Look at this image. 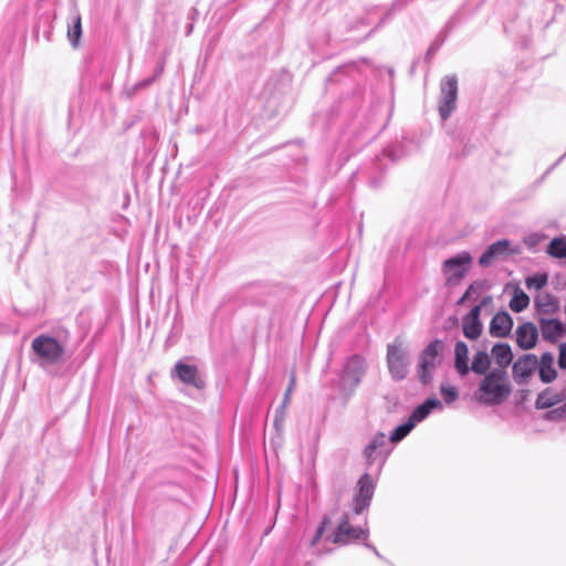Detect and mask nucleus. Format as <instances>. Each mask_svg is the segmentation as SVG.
Wrapping results in <instances>:
<instances>
[{
	"instance_id": "1",
	"label": "nucleus",
	"mask_w": 566,
	"mask_h": 566,
	"mask_svg": "<svg viewBox=\"0 0 566 566\" xmlns=\"http://www.w3.org/2000/svg\"><path fill=\"white\" fill-rule=\"evenodd\" d=\"M64 356L65 345L49 333H41L31 342L29 359L44 370L63 363Z\"/></svg>"
},
{
	"instance_id": "2",
	"label": "nucleus",
	"mask_w": 566,
	"mask_h": 566,
	"mask_svg": "<svg viewBox=\"0 0 566 566\" xmlns=\"http://www.w3.org/2000/svg\"><path fill=\"white\" fill-rule=\"evenodd\" d=\"M511 394L507 371L493 368L481 379L475 398L481 403L495 406L502 403Z\"/></svg>"
},
{
	"instance_id": "3",
	"label": "nucleus",
	"mask_w": 566,
	"mask_h": 566,
	"mask_svg": "<svg viewBox=\"0 0 566 566\" xmlns=\"http://www.w3.org/2000/svg\"><path fill=\"white\" fill-rule=\"evenodd\" d=\"M387 367L395 380H402L407 377L410 367V350L406 342L397 337L387 345Z\"/></svg>"
},
{
	"instance_id": "4",
	"label": "nucleus",
	"mask_w": 566,
	"mask_h": 566,
	"mask_svg": "<svg viewBox=\"0 0 566 566\" xmlns=\"http://www.w3.org/2000/svg\"><path fill=\"white\" fill-rule=\"evenodd\" d=\"M442 349L443 343L439 339H434L421 352L419 356L418 375L422 384H428L432 380V373Z\"/></svg>"
},
{
	"instance_id": "5",
	"label": "nucleus",
	"mask_w": 566,
	"mask_h": 566,
	"mask_svg": "<svg viewBox=\"0 0 566 566\" xmlns=\"http://www.w3.org/2000/svg\"><path fill=\"white\" fill-rule=\"evenodd\" d=\"M439 114L442 120L450 117L457 106L458 80L455 75H447L440 83Z\"/></svg>"
},
{
	"instance_id": "6",
	"label": "nucleus",
	"mask_w": 566,
	"mask_h": 566,
	"mask_svg": "<svg viewBox=\"0 0 566 566\" xmlns=\"http://www.w3.org/2000/svg\"><path fill=\"white\" fill-rule=\"evenodd\" d=\"M366 370V363L363 358L355 356L352 357L345 365L340 387L344 391L352 394L359 385L361 377Z\"/></svg>"
},
{
	"instance_id": "7",
	"label": "nucleus",
	"mask_w": 566,
	"mask_h": 566,
	"mask_svg": "<svg viewBox=\"0 0 566 566\" xmlns=\"http://www.w3.org/2000/svg\"><path fill=\"white\" fill-rule=\"evenodd\" d=\"M472 258L468 252H461L444 261L442 270L449 284L458 283L470 269Z\"/></svg>"
},
{
	"instance_id": "8",
	"label": "nucleus",
	"mask_w": 566,
	"mask_h": 566,
	"mask_svg": "<svg viewBox=\"0 0 566 566\" xmlns=\"http://www.w3.org/2000/svg\"><path fill=\"white\" fill-rule=\"evenodd\" d=\"M518 253H521L520 245H513L511 241L506 239L499 240L488 247L481 255L479 264L482 266H489L496 260Z\"/></svg>"
},
{
	"instance_id": "9",
	"label": "nucleus",
	"mask_w": 566,
	"mask_h": 566,
	"mask_svg": "<svg viewBox=\"0 0 566 566\" xmlns=\"http://www.w3.org/2000/svg\"><path fill=\"white\" fill-rule=\"evenodd\" d=\"M375 491V483L369 474H364L358 481V493L354 499L353 510L360 514L370 504Z\"/></svg>"
},
{
	"instance_id": "10",
	"label": "nucleus",
	"mask_w": 566,
	"mask_h": 566,
	"mask_svg": "<svg viewBox=\"0 0 566 566\" xmlns=\"http://www.w3.org/2000/svg\"><path fill=\"white\" fill-rule=\"evenodd\" d=\"M172 377H176L182 384L197 389H202L206 385L203 378L199 375L197 367L182 361H178L175 365Z\"/></svg>"
},
{
	"instance_id": "11",
	"label": "nucleus",
	"mask_w": 566,
	"mask_h": 566,
	"mask_svg": "<svg viewBox=\"0 0 566 566\" xmlns=\"http://www.w3.org/2000/svg\"><path fill=\"white\" fill-rule=\"evenodd\" d=\"M480 315L481 305H475L467 315L462 317V333L470 340H476L482 334L483 324L480 319Z\"/></svg>"
},
{
	"instance_id": "12",
	"label": "nucleus",
	"mask_w": 566,
	"mask_h": 566,
	"mask_svg": "<svg viewBox=\"0 0 566 566\" xmlns=\"http://www.w3.org/2000/svg\"><path fill=\"white\" fill-rule=\"evenodd\" d=\"M538 360L535 355L527 354L517 358L513 364L512 374L517 384H524L536 369Z\"/></svg>"
},
{
	"instance_id": "13",
	"label": "nucleus",
	"mask_w": 566,
	"mask_h": 566,
	"mask_svg": "<svg viewBox=\"0 0 566 566\" xmlns=\"http://www.w3.org/2000/svg\"><path fill=\"white\" fill-rule=\"evenodd\" d=\"M515 335L516 344L520 348L531 349L537 343L538 331L533 323L526 322L516 328Z\"/></svg>"
},
{
	"instance_id": "14",
	"label": "nucleus",
	"mask_w": 566,
	"mask_h": 566,
	"mask_svg": "<svg viewBox=\"0 0 566 566\" xmlns=\"http://www.w3.org/2000/svg\"><path fill=\"white\" fill-rule=\"evenodd\" d=\"M367 530L353 527L348 520L345 518L337 527L332 536V542L335 544H346L349 539H357L367 535Z\"/></svg>"
},
{
	"instance_id": "15",
	"label": "nucleus",
	"mask_w": 566,
	"mask_h": 566,
	"mask_svg": "<svg viewBox=\"0 0 566 566\" xmlns=\"http://www.w3.org/2000/svg\"><path fill=\"white\" fill-rule=\"evenodd\" d=\"M566 400V387L562 390H557L555 388H547L541 394H538L535 406L537 409H547L552 408L558 403H562Z\"/></svg>"
},
{
	"instance_id": "16",
	"label": "nucleus",
	"mask_w": 566,
	"mask_h": 566,
	"mask_svg": "<svg viewBox=\"0 0 566 566\" xmlns=\"http://www.w3.org/2000/svg\"><path fill=\"white\" fill-rule=\"evenodd\" d=\"M513 327V319L507 312L496 313L490 322L489 332L493 337H505Z\"/></svg>"
},
{
	"instance_id": "17",
	"label": "nucleus",
	"mask_w": 566,
	"mask_h": 566,
	"mask_svg": "<svg viewBox=\"0 0 566 566\" xmlns=\"http://www.w3.org/2000/svg\"><path fill=\"white\" fill-rule=\"evenodd\" d=\"M454 369L461 377H465L470 373L469 347L463 340H458L454 344Z\"/></svg>"
},
{
	"instance_id": "18",
	"label": "nucleus",
	"mask_w": 566,
	"mask_h": 566,
	"mask_svg": "<svg viewBox=\"0 0 566 566\" xmlns=\"http://www.w3.org/2000/svg\"><path fill=\"white\" fill-rule=\"evenodd\" d=\"M491 357L495 360L496 367L506 370L513 360L511 346L506 343H497L491 349Z\"/></svg>"
},
{
	"instance_id": "19",
	"label": "nucleus",
	"mask_w": 566,
	"mask_h": 566,
	"mask_svg": "<svg viewBox=\"0 0 566 566\" xmlns=\"http://www.w3.org/2000/svg\"><path fill=\"white\" fill-rule=\"evenodd\" d=\"M554 356L551 353H545L542 355L541 360L538 361V375L543 382H552L557 373L554 368Z\"/></svg>"
},
{
	"instance_id": "20",
	"label": "nucleus",
	"mask_w": 566,
	"mask_h": 566,
	"mask_svg": "<svg viewBox=\"0 0 566 566\" xmlns=\"http://www.w3.org/2000/svg\"><path fill=\"white\" fill-rule=\"evenodd\" d=\"M442 403L436 398L427 399L422 405L418 406L410 416V420L413 424L426 419L430 412L434 409H441Z\"/></svg>"
},
{
	"instance_id": "21",
	"label": "nucleus",
	"mask_w": 566,
	"mask_h": 566,
	"mask_svg": "<svg viewBox=\"0 0 566 566\" xmlns=\"http://www.w3.org/2000/svg\"><path fill=\"white\" fill-rule=\"evenodd\" d=\"M491 363L492 357L485 350H478L474 353L470 364V371L484 376L490 371Z\"/></svg>"
},
{
	"instance_id": "22",
	"label": "nucleus",
	"mask_w": 566,
	"mask_h": 566,
	"mask_svg": "<svg viewBox=\"0 0 566 566\" xmlns=\"http://www.w3.org/2000/svg\"><path fill=\"white\" fill-rule=\"evenodd\" d=\"M386 443V436L381 432L376 433L369 441V443L364 449V455L366 460L371 463L375 461L379 454H381V450L384 449Z\"/></svg>"
},
{
	"instance_id": "23",
	"label": "nucleus",
	"mask_w": 566,
	"mask_h": 566,
	"mask_svg": "<svg viewBox=\"0 0 566 566\" xmlns=\"http://www.w3.org/2000/svg\"><path fill=\"white\" fill-rule=\"evenodd\" d=\"M82 21L81 15H74L72 21L67 24V39L71 45L76 49L78 48L82 39Z\"/></svg>"
},
{
	"instance_id": "24",
	"label": "nucleus",
	"mask_w": 566,
	"mask_h": 566,
	"mask_svg": "<svg viewBox=\"0 0 566 566\" xmlns=\"http://www.w3.org/2000/svg\"><path fill=\"white\" fill-rule=\"evenodd\" d=\"M542 335L546 339H556L563 332L562 323L557 319H541Z\"/></svg>"
},
{
	"instance_id": "25",
	"label": "nucleus",
	"mask_w": 566,
	"mask_h": 566,
	"mask_svg": "<svg viewBox=\"0 0 566 566\" xmlns=\"http://www.w3.org/2000/svg\"><path fill=\"white\" fill-rule=\"evenodd\" d=\"M538 311L545 314H553L558 310L557 300L549 294H542L536 298Z\"/></svg>"
},
{
	"instance_id": "26",
	"label": "nucleus",
	"mask_w": 566,
	"mask_h": 566,
	"mask_svg": "<svg viewBox=\"0 0 566 566\" xmlns=\"http://www.w3.org/2000/svg\"><path fill=\"white\" fill-rule=\"evenodd\" d=\"M547 253L557 259L566 258V237L554 238L547 247Z\"/></svg>"
},
{
	"instance_id": "27",
	"label": "nucleus",
	"mask_w": 566,
	"mask_h": 566,
	"mask_svg": "<svg viewBox=\"0 0 566 566\" xmlns=\"http://www.w3.org/2000/svg\"><path fill=\"white\" fill-rule=\"evenodd\" d=\"M530 304V297L520 289L515 290L512 300L510 301V308L520 313L524 311Z\"/></svg>"
},
{
	"instance_id": "28",
	"label": "nucleus",
	"mask_w": 566,
	"mask_h": 566,
	"mask_svg": "<svg viewBox=\"0 0 566 566\" xmlns=\"http://www.w3.org/2000/svg\"><path fill=\"white\" fill-rule=\"evenodd\" d=\"M415 424L409 419L406 423L397 427L390 436V441L396 443L401 441L412 429Z\"/></svg>"
},
{
	"instance_id": "29",
	"label": "nucleus",
	"mask_w": 566,
	"mask_h": 566,
	"mask_svg": "<svg viewBox=\"0 0 566 566\" xmlns=\"http://www.w3.org/2000/svg\"><path fill=\"white\" fill-rule=\"evenodd\" d=\"M526 286L528 289L541 290L547 284L546 274H536L526 279Z\"/></svg>"
},
{
	"instance_id": "30",
	"label": "nucleus",
	"mask_w": 566,
	"mask_h": 566,
	"mask_svg": "<svg viewBox=\"0 0 566 566\" xmlns=\"http://www.w3.org/2000/svg\"><path fill=\"white\" fill-rule=\"evenodd\" d=\"M563 405L558 408H555L551 411H548L545 415V419L552 420V421H560L566 419V400L562 402Z\"/></svg>"
},
{
	"instance_id": "31",
	"label": "nucleus",
	"mask_w": 566,
	"mask_h": 566,
	"mask_svg": "<svg viewBox=\"0 0 566 566\" xmlns=\"http://www.w3.org/2000/svg\"><path fill=\"white\" fill-rule=\"evenodd\" d=\"M440 391L447 403L453 402L459 396L458 389L450 385H442Z\"/></svg>"
},
{
	"instance_id": "32",
	"label": "nucleus",
	"mask_w": 566,
	"mask_h": 566,
	"mask_svg": "<svg viewBox=\"0 0 566 566\" xmlns=\"http://www.w3.org/2000/svg\"><path fill=\"white\" fill-rule=\"evenodd\" d=\"M480 289L481 286L479 284H471L458 303L462 304L468 300H476L480 295Z\"/></svg>"
},
{
	"instance_id": "33",
	"label": "nucleus",
	"mask_w": 566,
	"mask_h": 566,
	"mask_svg": "<svg viewBox=\"0 0 566 566\" xmlns=\"http://www.w3.org/2000/svg\"><path fill=\"white\" fill-rule=\"evenodd\" d=\"M42 24H43V36H44V39L46 41H51V35H52L53 28H52L51 22L49 21V19H44L43 21H40L38 23V25L34 29L35 35L39 36L40 29H41Z\"/></svg>"
},
{
	"instance_id": "34",
	"label": "nucleus",
	"mask_w": 566,
	"mask_h": 566,
	"mask_svg": "<svg viewBox=\"0 0 566 566\" xmlns=\"http://www.w3.org/2000/svg\"><path fill=\"white\" fill-rule=\"evenodd\" d=\"M545 239V235L542 233H531L524 237V243L530 248L534 249L536 245H538L543 240Z\"/></svg>"
},
{
	"instance_id": "35",
	"label": "nucleus",
	"mask_w": 566,
	"mask_h": 566,
	"mask_svg": "<svg viewBox=\"0 0 566 566\" xmlns=\"http://www.w3.org/2000/svg\"><path fill=\"white\" fill-rule=\"evenodd\" d=\"M558 366L566 369V344L559 346Z\"/></svg>"
},
{
	"instance_id": "36",
	"label": "nucleus",
	"mask_w": 566,
	"mask_h": 566,
	"mask_svg": "<svg viewBox=\"0 0 566 566\" xmlns=\"http://www.w3.org/2000/svg\"><path fill=\"white\" fill-rule=\"evenodd\" d=\"M326 520H324L321 524V526L317 528L316 531V534L314 535L312 542H311V545L314 546L316 545V543L321 539L323 533H324V530H325V524H326Z\"/></svg>"
},
{
	"instance_id": "37",
	"label": "nucleus",
	"mask_w": 566,
	"mask_h": 566,
	"mask_svg": "<svg viewBox=\"0 0 566 566\" xmlns=\"http://www.w3.org/2000/svg\"><path fill=\"white\" fill-rule=\"evenodd\" d=\"M294 381H295L294 378H292L291 379V384H290V386H289V388H287V390H286V392L284 395L283 407H285L289 403L290 395H291V392H292V390L294 388Z\"/></svg>"
},
{
	"instance_id": "38",
	"label": "nucleus",
	"mask_w": 566,
	"mask_h": 566,
	"mask_svg": "<svg viewBox=\"0 0 566 566\" xmlns=\"http://www.w3.org/2000/svg\"><path fill=\"white\" fill-rule=\"evenodd\" d=\"M491 303H492V296L488 295L482 298V301L479 305H481V308H482L483 306H486Z\"/></svg>"
},
{
	"instance_id": "39",
	"label": "nucleus",
	"mask_w": 566,
	"mask_h": 566,
	"mask_svg": "<svg viewBox=\"0 0 566 566\" xmlns=\"http://www.w3.org/2000/svg\"><path fill=\"white\" fill-rule=\"evenodd\" d=\"M140 87H142V81H138V82H136V83L133 85L132 90H133V92L135 93V92H137Z\"/></svg>"
},
{
	"instance_id": "40",
	"label": "nucleus",
	"mask_w": 566,
	"mask_h": 566,
	"mask_svg": "<svg viewBox=\"0 0 566 566\" xmlns=\"http://www.w3.org/2000/svg\"><path fill=\"white\" fill-rule=\"evenodd\" d=\"M136 253H137L138 255H139V253H140V243H139V242H137V243H136Z\"/></svg>"
},
{
	"instance_id": "41",
	"label": "nucleus",
	"mask_w": 566,
	"mask_h": 566,
	"mask_svg": "<svg viewBox=\"0 0 566 566\" xmlns=\"http://www.w3.org/2000/svg\"><path fill=\"white\" fill-rule=\"evenodd\" d=\"M135 298H136V303H138V290L136 289V295H135Z\"/></svg>"
},
{
	"instance_id": "42",
	"label": "nucleus",
	"mask_w": 566,
	"mask_h": 566,
	"mask_svg": "<svg viewBox=\"0 0 566 566\" xmlns=\"http://www.w3.org/2000/svg\"><path fill=\"white\" fill-rule=\"evenodd\" d=\"M136 170H137V167L135 165L134 168H133V176H135Z\"/></svg>"
}]
</instances>
